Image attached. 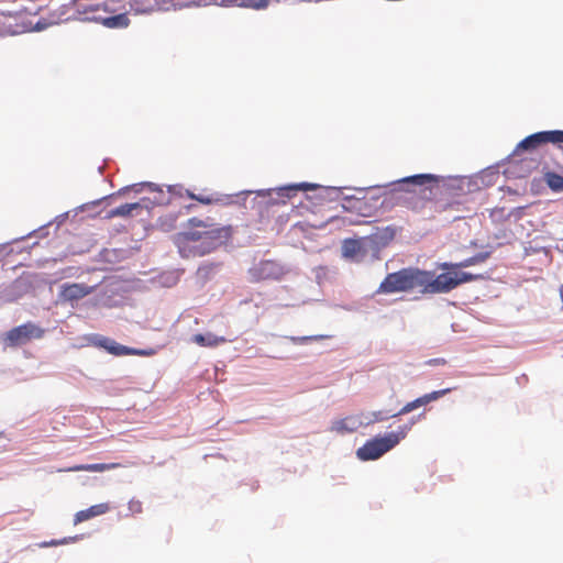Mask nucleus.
I'll return each instance as SVG.
<instances>
[{
  "mask_svg": "<svg viewBox=\"0 0 563 563\" xmlns=\"http://www.w3.org/2000/svg\"><path fill=\"white\" fill-rule=\"evenodd\" d=\"M231 235L230 228L208 223L196 217L188 220V230L173 236L183 257H196L209 254Z\"/></svg>",
  "mask_w": 563,
  "mask_h": 563,
  "instance_id": "f257e3e1",
  "label": "nucleus"
},
{
  "mask_svg": "<svg viewBox=\"0 0 563 563\" xmlns=\"http://www.w3.org/2000/svg\"><path fill=\"white\" fill-rule=\"evenodd\" d=\"M423 269L417 267H406L397 272L389 273L382 280L376 295H390L396 292H410L418 289L422 294Z\"/></svg>",
  "mask_w": 563,
  "mask_h": 563,
  "instance_id": "f03ea898",
  "label": "nucleus"
},
{
  "mask_svg": "<svg viewBox=\"0 0 563 563\" xmlns=\"http://www.w3.org/2000/svg\"><path fill=\"white\" fill-rule=\"evenodd\" d=\"M445 271L438 276H434L432 272L423 271L422 294H445L464 283L484 278L481 274L475 275L457 269Z\"/></svg>",
  "mask_w": 563,
  "mask_h": 563,
  "instance_id": "7ed1b4c3",
  "label": "nucleus"
},
{
  "mask_svg": "<svg viewBox=\"0 0 563 563\" xmlns=\"http://www.w3.org/2000/svg\"><path fill=\"white\" fill-rule=\"evenodd\" d=\"M412 423L413 422L400 426L395 432H389L384 437H375L366 441L361 448L357 449L356 456L361 461H372L379 459L406 438L407 433L411 429Z\"/></svg>",
  "mask_w": 563,
  "mask_h": 563,
  "instance_id": "20e7f679",
  "label": "nucleus"
},
{
  "mask_svg": "<svg viewBox=\"0 0 563 563\" xmlns=\"http://www.w3.org/2000/svg\"><path fill=\"white\" fill-rule=\"evenodd\" d=\"M74 5L76 12L82 15V20L100 23L108 29H125L130 25V19L125 12L117 15H103L100 13L101 4H88L79 0H75Z\"/></svg>",
  "mask_w": 563,
  "mask_h": 563,
  "instance_id": "39448f33",
  "label": "nucleus"
},
{
  "mask_svg": "<svg viewBox=\"0 0 563 563\" xmlns=\"http://www.w3.org/2000/svg\"><path fill=\"white\" fill-rule=\"evenodd\" d=\"M45 330L33 322H26L9 330L3 338L7 346L15 347L38 340L44 336Z\"/></svg>",
  "mask_w": 563,
  "mask_h": 563,
  "instance_id": "423d86ee",
  "label": "nucleus"
},
{
  "mask_svg": "<svg viewBox=\"0 0 563 563\" xmlns=\"http://www.w3.org/2000/svg\"><path fill=\"white\" fill-rule=\"evenodd\" d=\"M427 188L420 189L419 191L409 189H395L393 196L395 197V205L401 206L413 212L422 211L429 198L426 197Z\"/></svg>",
  "mask_w": 563,
  "mask_h": 563,
  "instance_id": "0eeeda50",
  "label": "nucleus"
},
{
  "mask_svg": "<svg viewBox=\"0 0 563 563\" xmlns=\"http://www.w3.org/2000/svg\"><path fill=\"white\" fill-rule=\"evenodd\" d=\"M547 143L562 144L563 143V131H542L533 133L523 139L516 147L515 152L520 151H533Z\"/></svg>",
  "mask_w": 563,
  "mask_h": 563,
  "instance_id": "6e6552de",
  "label": "nucleus"
},
{
  "mask_svg": "<svg viewBox=\"0 0 563 563\" xmlns=\"http://www.w3.org/2000/svg\"><path fill=\"white\" fill-rule=\"evenodd\" d=\"M250 274L255 282L279 279L284 275V268L275 261H262L250 269Z\"/></svg>",
  "mask_w": 563,
  "mask_h": 563,
  "instance_id": "1a4fd4ad",
  "label": "nucleus"
},
{
  "mask_svg": "<svg viewBox=\"0 0 563 563\" xmlns=\"http://www.w3.org/2000/svg\"><path fill=\"white\" fill-rule=\"evenodd\" d=\"M95 287L85 284H64L59 290V299L66 302L78 301L93 291Z\"/></svg>",
  "mask_w": 563,
  "mask_h": 563,
  "instance_id": "9d476101",
  "label": "nucleus"
},
{
  "mask_svg": "<svg viewBox=\"0 0 563 563\" xmlns=\"http://www.w3.org/2000/svg\"><path fill=\"white\" fill-rule=\"evenodd\" d=\"M96 345L104 349L110 354L121 356V355H144L143 351H139L135 349H131L124 345L117 343L114 340L99 336L96 341Z\"/></svg>",
  "mask_w": 563,
  "mask_h": 563,
  "instance_id": "9b49d317",
  "label": "nucleus"
},
{
  "mask_svg": "<svg viewBox=\"0 0 563 563\" xmlns=\"http://www.w3.org/2000/svg\"><path fill=\"white\" fill-rule=\"evenodd\" d=\"M110 510V506L108 503H101L93 505L87 509L80 510L75 515L74 523L78 525L80 522L87 521L97 516H101L107 514Z\"/></svg>",
  "mask_w": 563,
  "mask_h": 563,
  "instance_id": "f8f14e48",
  "label": "nucleus"
},
{
  "mask_svg": "<svg viewBox=\"0 0 563 563\" xmlns=\"http://www.w3.org/2000/svg\"><path fill=\"white\" fill-rule=\"evenodd\" d=\"M361 421L356 417H345L332 422L330 431L338 434L351 433L358 429Z\"/></svg>",
  "mask_w": 563,
  "mask_h": 563,
  "instance_id": "ddd939ff",
  "label": "nucleus"
},
{
  "mask_svg": "<svg viewBox=\"0 0 563 563\" xmlns=\"http://www.w3.org/2000/svg\"><path fill=\"white\" fill-rule=\"evenodd\" d=\"M489 257V252L478 253L472 257L465 258L459 263H443L442 269H460L485 262Z\"/></svg>",
  "mask_w": 563,
  "mask_h": 563,
  "instance_id": "4468645a",
  "label": "nucleus"
},
{
  "mask_svg": "<svg viewBox=\"0 0 563 563\" xmlns=\"http://www.w3.org/2000/svg\"><path fill=\"white\" fill-rule=\"evenodd\" d=\"M122 465L120 463H96V464H79L71 467L66 468V472H104L109 470L119 468Z\"/></svg>",
  "mask_w": 563,
  "mask_h": 563,
  "instance_id": "2eb2a0df",
  "label": "nucleus"
},
{
  "mask_svg": "<svg viewBox=\"0 0 563 563\" xmlns=\"http://www.w3.org/2000/svg\"><path fill=\"white\" fill-rule=\"evenodd\" d=\"M439 177L432 174H418L409 177H405L401 180L398 181L400 186L402 185H413L423 187L428 184L438 183Z\"/></svg>",
  "mask_w": 563,
  "mask_h": 563,
  "instance_id": "dca6fc26",
  "label": "nucleus"
},
{
  "mask_svg": "<svg viewBox=\"0 0 563 563\" xmlns=\"http://www.w3.org/2000/svg\"><path fill=\"white\" fill-rule=\"evenodd\" d=\"M363 253V245L361 241L354 239H346L342 243V255L345 258H356Z\"/></svg>",
  "mask_w": 563,
  "mask_h": 563,
  "instance_id": "f3484780",
  "label": "nucleus"
},
{
  "mask_svg": "<svg viewBox=\"0 0 563 563\" xmlns=\"http://www.w3.org/2000/svg\"><path fill=\"white\" fill-rule=\"evenodd\" d=\"M192 341L195 343H197L198 345L206 346V347H214V346H218V345L227 342L225 338L218 336V335H216L213 333H206V334L198 333V334H195L192 336Z\"/></svg>",
  "mask_w": 563,
  "mask_h": 563,
  "instance_id": "a211bd4d",
  "label": "nucleus"
},
{
  "mask_svg": "<svg viewBox=\"0 0 563 563\" xmlns=\"http://www.w3.org/2000/svg\"><path fill=\"white\" fill-rule=\"evenodd\" d=\"M98 4H101L100 12H103L106 15H117L122 12L126 13L122 0H103L102 2H98Z\"/></svg>",
  "mask_w": 563,
  "mask_h": 563,
  "instance_id": "6ab92c4d",
  "label": "nucleus"
},
{
  "mask_svg": "<svg viewBox=\"0 0 563 563\" xmlns=\"http://www.w3.org/2000/svg\"><path fill=\"white\" fill-rule=\"evenodd\" d=\"M129 4L135 13H151L158 7L157 0H130Z\"/></svg>",
  "mask_w": 563,
  "mask_h": 563,
  "instance_id": "aec40b11",
  "label": "nucleus"
},
{
  "mask_svg": "<svg viewBox=\"0 0 563 563\" xmlns=\"http://www.w3.org/2000/svg\"><path fill=\"white\" fill-rule=\"evenodd\" d=\"M137 209H141V205L139 202L125 203L108 211L106 218L111 219L115 217H130L132 212Z\"/></svg>",
  "mask_w": 563,
  "mask_h": 563,
  "instance_id": "412c9836",
  "label": "nucleus"
},
{
  "mask_svg": "<svg viewBox=\"0 0 563 563\" xmlns=\"http://www.w3.org/2000/svg\"><path fill=\"white\" fill-rule=\"evenodd\" d=\"M180 196H183V194L179 191L178 192ZM185 196H187L188 198L190 199H194L198 202H200L201 205H206V206H209V205H212V203H217L219 202L221 199L214 195V194H205V192H201V194H195L192 191H190L189 189H185V192H184Z\"/></svg>",
  "mask_w": 563,
  "mask_h": 563,
  "instance_id": "4be33fe9",
  "label": "nucleus"
},
{
  "mask_svg": "<svg viewBox=\"0 0 563 563\" xmlns=\"http://www.w3.org/2000/svg\"><path fill=\"white\" fill-rule=\"evenodd\" d=\"M424 405H428V401H427V398L426 396H421L408 404H406L398 412L396 413H393L391 417H397V416H401V415H406L408 412H411L413 411L415 409L421 407V406H424Z\"/></svg>",
  "mask_w": 563,
  "mask_h": 563,
  "instance_id": "5701e85b",
  "label": "nucleus"
},
{
  "mask_svg": "<svg viewBox=\"0 0 563 563\" xmlns=\"http://www.w3.org/2000/svg\"><path fill=\"white\" fill-rule=\"evenodd\" d=\"M547 185L554 191H563V177L556 173L545 175Z\"/></svg>",
  "mask_w": 563,
  "mask_h": 563,
  "instance_id": "b1692460",
  "label": "nucleus"
},
{
  "mask_svg": "<svg viewBox=\"0 0 563 563\" xmlns=\"http://www.w3.org/2000/svg\"><path fill=\"white\" fill-rule=\"evenodd\" d=\"M177 214L170 213L159 219V227L163 231H172L176 229Z\"/></svg>",
  "mask_w": 563,
  "mask_h": 563,
  "instance_id": "393cba45",
  "label": "nucleus"
},
{
  "mask_svg": "<svg viewBox=\"0 0 563 563\" xmlns=\"http://www.w3.org/2000/svg\"><path fill=\"white\" fill-rule=\"evenodd\" d=\"M271 0H242V4L246 8L255 10L266 9Z\"/></svg>",
  "mask_w": 563,
  "mask_h": 563,
  "instance_id": "a878e982",
  "label": "nucleus"
},
{
  "mask_svg": "<svg viewBox=\"0 0 563 563\" xmlns=\"http://www.w3.org/2000/svg\"><path fill=\"white\" fill-rule=\"evenodd\" d=\"M309 188H312V186L303 183V184H299V185H292V186H287V187L280 188V191L283 192L282 194L283 196L290 197V194L294 191H297L299 189L306 190Z\"/></svg>",
  "mask_w": 563,
  "mask_h": 563,
  "instance_id": "bb28decb",
  "label": "nucleus"
},
{
  "mask_svg": "<svg viewBox=\"0 0 563 563\" xmlns=\"http://www.w3.org/2000/svg\"><path fill=\"white\" fill-rule=\"evenodd\" d=\"M453 389L454 388H445V389H441V390H434L432 393L426 394L424 396H426L427 401L429 404L431 401L438 400L439 398H441L442 396L449 394Z\"/></svg>",
  "mask_w": 563,
  "mask_h": 563,
  "instance_id": "cd10ccee",
  "label": "nucleus"
},
{
  "mask_svg": "<svg viewBox=\"0 0 563 563\" xmlns=\"http://www.w3.org/2000/svg\"><path fill=\"white\" fill-rule=\"evenodd\" d=\"M129 509L132 511V512H141L142 511V504L141 501L139 500H131L129 503Z\"/></svg>",
  "mask_w": 563,
  "mask_h": 563,
  "instance_id": "c85d7f7f",
  "label": "nucleus"
},
{
  "mask_svg": "<svg viewBox=\"0 0 563 563\" xmlns=\"http://www.w3.org/2000/svg\"><path fill=\"white\" fill-rule=\"evenodd\" d=\"M73 540H76V538H69V539H63V540H52L51 542L44 543L43 545H59V544L68 543V541H73Z\"/></svg>",
  "mask_w": 563,
  "mask_h": 563,
  "instance_id": "c756f323",
  "label": "nucleus"
},
{
  "mask_svg": "<svg viewBox=\"0 0 563 563\" xmlns=\"http://www.w3.org/2000/svg\"><path fill=\"white\" fill-rule=\"evenodd\" d=\"M427 364L428 365H444L445 360L444 358H431V360L427 361Z\"/></svg>",
  "mask_w": 563,
  "mask_h": 563,
  "instance_id": "7c9ffc66",
  "label": "nucleus"
},
{
  "mask_svg": "<svg viewBox=\"0 0 563 563\" xmlns=\"http://www.w3.org/2000/svg\"><path fill=\"white\" fill-rule=\"evenodd\" d=\"M310 339H311L310 336L292 338V341H294V342H305V341H308V340H310Z\"/></svg>",
  "mask_w": 563,
  "mask_h": 563,
  "instance_id": "2f4dec72",
  "label": "nucleus"
},
{
  "mask_svg": "<svg viewBox=\"0 0 563 563\" xmlns=\"http://www.w3.org/2000/svg\"><path fill=\"white\" fill-rule=\"evenodd\" d=\"M379 413L375 415V419L378 421L385 420L387 417L378 416Z\"/></svg>",
  "mask_w": 563,
  "mask_h": 563,
  "instance_id": "473e14b6",
  "label": "nucleus"
},
{
  "mask_svg": "<svg viewBox=\"0 0 563 563\" xmlns=\"http://www.w3.org/2000/svg\"><path fill=\"white\" fill-rule=\"evenodd\" d=\"M560 295H561V299H562V302H563V285L561 287Z\"/></svg>",
  "mask_w": 563,
  "mask_h": 563,
  "instance_id": "72a5a7b5",
  "label": "nucleus"
}]
</instances>
